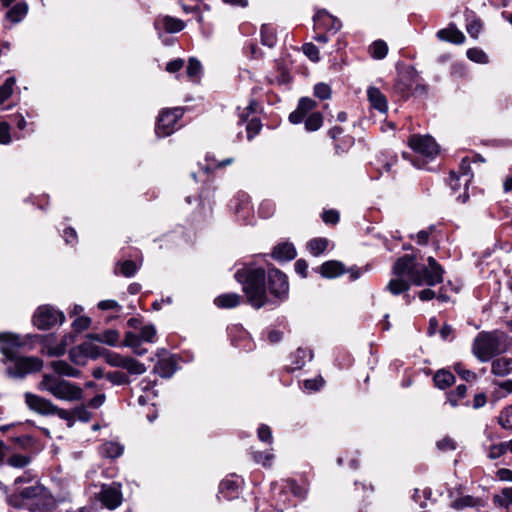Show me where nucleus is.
<instances>
[{"mask_svg":"<svg viewBox=\"0 0 512 512\" xmlns=\"http://www.w3.org/2000/svg\"><path fill=\"white\" fill-rule=\"evenodd\" d=\"M24 345L19 335L0 333V352L2 362L7 365V374L15 378H23L27 374L40 371L43 361L38 357H25L17 354V349Z\"/></svg>","mask_w":512,"mask_h":512,"instance_id":"1","label":"nucleus"},{"mask_svg":"<svg viewBox=\"0 0 512 512\" xmlns=\"http://www.w3.org/2000/svg\"><path fill=\"white\" fill-rule=\"evenodd\" d=\"M236 280L242 285L248 303L259 309L270 303L265 285V270L253 264H246L235 273Z\"/></svg>","mask_w":512,"mask_h":512,"instance_id":"2","label":"nucleus"},{"mask_svg":"<svg viewBox=\"0 0 512 512\" xmlns=\"http://www.w3.org/2000/svg\"><path fill=\"white\" fill-rule=\"evenodd\" d=\"M38 389L66 402L80 401L83 398V389L80 386L55 374H43Z\"/></svg>","mask_w":512,"mask_h":512,"instance_id":"3","label":"nucleus"},{"mask_svg":"<svg viewBox=\"0 0 512 512\" xmlns=\"http://www.w3.org/2000/svg\"><path fill=\"white\" fill-rule=\"evenodd\" d=\"M506 335L500 331H482L473 341L472 352L482 362L506 350Z\"/></svg>","mask_w":512,"mask_h":512,"instance_id":"4","label":"nucleus"},{"mask_svg":"<svg viewBox=\"0 0 512 512\" xmlns=\"http://www.w3.org/2000/svg\"><path fill=\"white\" fill-rule=\"evenodd\" d=\"M428 266L417 265L412 275V283L416 286H435L443 281L444 270L433 257H428Z\"/></svg>","mask_w":512,"mask_h":512,"instance_id":"5","label":"nucleus"},{"mask_svg":"<svg viewBox=\"0 0 512 512\" xmlns=\"http://www.w3.org/2000/svg\"><path fill=\"white\" fill-rule=\"evenodd\" d=\"M65 319L64 314L50 305H42L33 315V323L40 330H47L60 325Z\"/></svg>","mask_w":512,"mask_h":512,"instance_id":"6","label":"nucleus"},{"mask_svg":"<svg viewBox=\"0 0 512 512\" xmlns=\"http://www.w3.org/2000/svg\"><path fill=\"white\" fill-rule=\"evenodd\" d=\"M183 113L184 111L180 107L162 111L157 119L155 128L156 134L159 137L171 135L180 127V125H178V121L182 118Z\"/></svg>","mask_w":512,"mask_h":512,"instance_id":"7","label":"nucleus"},{"mask_svg":"<svg viewBox=\"0 0 512 512\" xmlns=\"http://www.w3.org/2000/svg\"><path fill=\"white\" fill-rule=\"evenodd\" d=\"M409 146L426 159H433L439 153V147L435 140L428 135H413L409 139Z\"/></svg>","mask_w":512,"mask_h":512,"instance_id":"8","label":"nucleus"},{"mask_svg":"<svg viewBox=\"0 0 512 512\" xmlns=\"http://www.w3.org/2000/svg\"><path fill=\"white\" fill-rule=\"evenodd\" d=\"M268 288L270 294L283 301L287 298L289 284L285 274L278 269H271L268 272Z\"/></svg>","mask_w":512,"mask_h":512,"instance_id":"9","label":"nucleus"},{"mask_svg":"<svg viewBox=\"0 0 512 512\" xmlns=\"http://www.w3.org/2000/svg\"><path fill=\"white\" fill-rule=\"evenodd\" d=\"M314 30L336 33L340 30L341 21L329 14L326 10H319L313 17Z\"/></svg>","mask_w":512,"mask_h":512,"instance_id":"10","label":"nucleus"},{"mask_svg":"<svg viewBox=\"0 0 512 512\" xmlns=\"http://www.w3.org/2000/svg\"><path fill=\"white\" fill-rule=\"evenodd\" d=\"M24 397L27 406L38 414L45 416L52 415L53 410H55V404H53L48 399H45L30 392H26Z\"/></svg>","mask_w":512,"mask_h":512,"instance_id":"11","label":"nucleus"},{"mask_svg":"<svg viewBox=\"0 0 512 512\" xmlns=\"http://www.w3.org/2000/svg\"><path fill=\"white\" fill-rule=\"evenodd\" d=\"M416 263L415 257L411 255H405L396 260L393 265V275L397 277L409 276L412 281V275L415 271Z\"/></svg>","mask_w":512,"mask_h":512,"instance_id":"12","label":"nucleus"},{"mask_svg":"<svg viewBox=\"0 0 512 512\" xmlns=\"http://www.w3.org/2000/svg\"><path fill=\"white\" fill-rule=\"evenodd\" d=\"M155 29L159 32L164 31L167 33H177L184 29L185 24L182 20L171 17H159L154 22Z\"/></svg>","mask_w":512,"mask_h":512,"instance_id":"13","label":"nucleus"},{"mask_svg":"<svg viewBox=\"0 0 512 512\" xmlns=\"http://www.w3.org/2000/svg\"><path fill=\"white\" fill-rule=\"evenodd\" d=\"M100 498L102 503L109 509H115L122 501V495L119 488L114 486H103Z\"/></svg>","mask_w":512,"mask_h":512,"instance_id":"14","label":"nucleus"},{"mask_svg":"<svg viewBox=\"0 0 512 512\" xmlns=\"http://www.w3.org/2000/svg\"><path fill=\"white\" fill-rule=\"evenodd\" d=\"M368 101L373 109H376L382 114L388 110V103L385 95L376 87H369L367 89Z\"/></svg>","mask_w":512,"mask_h":512,"instance_id":"15","label":"nucleus"},{"mask_svg":"<svg viewBox=\"0 0 512 512\" xmlns=\"http://www.w3.org/2000/svg\"><path fill=\"white\" fill-rule=\"evenodd\" d=\"M456 173L458 174L459 177L462 178L463 185H464V193L459 194L457 199L461 203H465L468 200V198H469V195L467 193L468 185H469V183L471 182V180L473 178V174L471 172L470 164H469V162L466 159H463L461 161L460 166H459V171L456 172Z\"/></svg>","mask_w":512,"mask_h":512,"instance_id":"16","label":"nucleus"},{"mask_svg":"<svg viewBox=\"0 0 512 512\" xmlns=\"http://www.w3.org/2000/svg\"><path fill=\"white\" fill-rule=\"evenodd\" d=\"M437 37L442 41L454 44H463L465 41V35L453 24H450L447 28L439 30L437 32Z\"/></svg>","mask_w":512,"mask_h":512,"instance_id":"17","label":"nucleus"},{"mask_svg":"<svg viewBox=\"0 0 512 512\" xmlns=\"http://www.w3.org/2000/svg\"><path fill=\"white\" fill-rule=\"evenodd\" d=\"M241 482V479L234 475L227 477L220 483V493L226 499L233 498L234 495L238 493L241 486Z\"/></svg>","mask_w":512,"mask_h":512,"instance_id":"18","label":"nucleus"},{"mask_svg":"<svg viewBox=\"0 0 512 512\" xmlns=\"http://www.w3.org/2000/svg\"><path fill=\"white\" fill-rule=\"evenodd\" d=\"M50 367L53 369L56 376L62 377H72L78 378L81 374V371L72 367L68 362L64 360L52 361L50 363Z\"/></svg>","mask_w":512,"mask_h":512,"instance_id":"19","label":"nucleus"},{"mask_svg":"<svg viewBox=\"0 0 512 512\" xmlns=\"http://www.w3.org/2000/svg\"><path fill=\"white\" fill-rule=\"evenodd\" d=\"M53 337L46 336L43 341L42 353L50 357L64 355L66 352V343L64 340L59 343L53 344Z\"/></svg>","mask_w":512,"mask_h":512,"instance_id":"20","label":"nucleus"},{"mask_svg":"<svg viewBox=\"0 0 512 512\" xmlns=\"http://www.w3.org/2000/svg\"><path fill=\"white\" fill-rule=\"evenodd\" d=\"M231 208L234 209L236 214H242L243 218L248 217L252 210L249 196L245 193H239L233 199Z\"/></svg>","mask_w":512,"mask_h":512,"instance_id":"21","label":"nucleus"},{"mask_svg":"<svg viewBox=\"0 0 512 512\" xmlns=\"http://www.w3.org/2000/svg\"><path fill=\"white\" fill-rule=\"evenodd\" d=\"M28 4L24 1L13 5L5 15V18L13 24L21 22L28 13Z\"/></svg>","mask_w":512,"mask_h":512,"instance_id":"22","label":"nucleus"},{"mask_svg":"<svg viewBox=\"0 0 512 512\" xmlns=\"http://www.w3.org/2000/svg\"><path fill=\"white\" fill-rule=\"evenodd\" d=\"M320 273L325 278H335L345 273V267L340 261L330 260L320 266Z\"/></svg>","mask_w":512,"mask_h":512,"instance_id":"23","label":"nucleus"},{"mask_svg":"<svg viewBox=\"0 0 512 512\" xmlns=\"http://www.w3.org/2000/svg\"><path fill=\"white\" fill-rule=\"evenodd\" d=\"M296 250L291 243H280L275 246L272 257L279 261H289L295 258Z\"/></svg>","mask_w":512,"mask_h":512,"instance_id":"24","label":"nucleus"},{"mask_svg":"<svg viewBox=\"0 0 512 512\" xmlns=\"http://www.w3.org/2000/svg\"><path fill=\"white\" fill-rule=\"evenodd\" d=\"M241 302V296L236 293H226L215 298L214 304L219 308H234Z\"/></svg>","mask_w":512,"mask_h":512,"instance_id":"25","label":"nucleus"},{"mask_svg":"<svg viewBox=\"0 0 512 512\" xmlns=\"http://www.w3.org/2000/svg\"><path fill=\"white\" fill-rule=\"evenodd\" d=\"M89 337L97 342L105 343L110 346H115L120 339V334L116 330L109 329L104 331L103 333L92 334Z\"/></svg>","mask_w":512,"mask_h":512,"instance_id":"26","label":"nucleus"},{"mask_svg":"<svg viewBox=\"0 0 512 512\" xmlns=\"http://www.w3.org/2000/svg\"><path fill=\"white\" fill-rule=\"evenodd\" d=\"M413 73L407 72L400 75L395 88L403 95H408L413 89Z\"/></svg>","mask_w":512,"mask_h":512,"instance_id":"27","label":"nucleus"},{"mask_svg":"<svg viewBox=\"0 0 512 512\" xmlns=\"http://www.w3.org/2000/svg\"><path fill=\"white\" fill-rule=\"evenodd\" d=\"M261 34V43L264 46L272 48L276 45L277 35L273 26L268 24H263L260 30Z\"/></svg>","mask_w":512,"mask_h":512,"instance_id":"28","label":"nucleus"},{"mask_svg":"<svg viewBox=\"0 0 512 512\" xmlns=\"http://www.w3.org/2000/svg\"><path fill=\"white\" fill-rule=\"evenodd\" d=\"M492 373L496 376H506L512 371V362L506 358H498L492 362Z\"/></svg>","mask_w":512,"mask_h":512,"instance_id":"29","label":"nucleus"},{"mask_svg":"<svg viewBox=\"0 0 512 512\" xmlns=\"http://www.w3.org/2000/svg\"><path fill=\"white\" fill-rule=\"evenodd\" d=\"M433 380L438 388L445 389L454 383L455 377L449 370L443 369L436 372Z\"/></svg>","mask_w":512,"mask_h":512,"instance_id":"30","label":"nucleus"},{"mask_svg":"<svg viewBox=\"0 0 512 512\" xmlns=\"http://www.w3.org/2000/svg\"><path fill=\"white\" fill-rule=\"evenodd\" d=\"M186 75L192 82H198L200 80L202 75V65L199 60L194 57H191L188 60Z\"/></svg>","mask_w":512,"mask_h":512,"instance_id":"31","label":"nucleus"},{"mask_svg":"<svg viewBox=\"0 0 512 512\" xmlns=\"http://www.w3.org/2000/svg\"><path fill=\"white\" fill-rule=\"evenodd\" d=\"M293 361V370L301 369L307 361H311L313 358V354L310 350L299 348L292 356Z\"/></svg>","mask_w":512,"mask_h":512,"instance_id":"32","label":"nucleus"},{"mask_svg":"<svg viewBox=\"0 0 512 512\" xmlns=\"http://www.w3.org/2000/svg\"><path fill=\"white\" fill-rule=\"evenodd\" d=\"M409 288V282L404 280L403 277L395 276V278L391 279L387 284V290L393 295H399L406 292Z\"/></svg>","mask_w":512,"mask_h":512,"instance_id":"33","label":"nucleus"},{"mask_svg":"<svg viewBox=\"0 0 512 512\" xmlns=\"http://www.w3.org/2000/svg\"><path fill=\"white\" fill-rule=\"evenodd\" d=\"M141 340L138 334L127 332L124 337V345L133 349V352L139 356L146 353V349L140 347Z\"/></svg>","mask_w":512,"mask_h":512,"instance_id":"34","label":"nucleus"},{"mask_svg":"<svg viewBox=\"0 0 512 512\" xmlns=\"http://www.w3.org/2000/svg\"><path fill=\"white\" fill-rule=\"evenodd\" d=\"M123 453V447L116 442H106L100 447V454L107 458H117Z\"/></svg>","mask_w":512,"mask_h":512,"instance_id":"35","label":"nucleus"},{"mask_svg":"<svg viewBox=\"0 0 512 512\" xmlns=\"http://www.w3.org/2000/svg\"><path fill=\"white\" fill-rule=\"evenodd\" d=\"M387 53L388 46L383 40H376L369 46V54L373 59L381 60Z\"/></svg>","mask_w":512,"mask_h":512,"instance_id":"36","label":"nucleus"},{"mask_svg":"<svg viewBox=\"0 0 512 512\" xmlns=\"http://www.w3.org/2000/svg\"><path fill=\"white\" fill-rule=\"evenodd\" d=\"M121 368L127 370L130 374L135 375H140L146 372V367L143 363L128 356H126Z\"/></svg>","mask_w":512,"mask_h":512,"instance_id":"37","label":"nucleus"},{"mask_svg":"<svg viewBox=\"0 0 512 512\" xmlns=\"http://www.w3.org/2000/svg\"><path fill=\"white\" fill-rule=\"evenodd\" d=\"M481 504V500L470 495L461 496L455 499L451 507L454 509H463L466 507H476Z\"/></svg>","mask_w":512,"mask_h":512,"instance_id":"38","label":"nucleus"},{"mask_svg":"<svg viewBox=\"0 0 512 512\" xmlns=\"http://www.w3.org/2000/svg\"><path fill=\"white\" fill-rule=\"evenodd\" d=\"M328 247L326 238H314L307 243V248L313 256L321 255Z\"/></svg>","mask_w":512,"mask_h":512,"instance_id":"39","label":"nucleus"},{"mask_svg":"<svg viewBox=\"0 0 512 512\" xmlns=\"http://www.w3.org/2000/svg\"><path fill=\"white\" fill-rule=\"evenodd\" d=\"M323 123V117L320 112H313L305 119V129L307 131L318 130Z\"/></svg>","mask_w":512,"mask_h":512,"instance_id":"40","label":"nucleus"},{"mask_svg":"<svg viewBox=\"0 0 512 512\" xmlns=\"http://www.w3.org/2000/svg\"><path fill=\"white\" fill-rule=\"evenodd\" d=\"M251 455L256 463L264 467H270L274 459V455L271 451H252Z\"/></svg>","mask_w":512,"mask_h":512,"instance_id":"41","label":"nucleus"},{"mask_svg":"<svg viewBox=\"0 0 512 512\" xmlns=\"http://www.w3.org/2000/svg\"><path fill=\"white\" fill-rule=\"evenodd\" d=\"M466 55L469 60L475 63L486 64L489 61L487 54L480 48H470L467 50Z\"/></svg>","mask_w":512,"mask_h":512,"instance_id":"42","label":"nucleus"},{"mask_svg":"<svg viewBox=\"0 0 512 512\" xmlns=\"http://www.w3.org/2000/svg\"><path fill=\"white\" fill-rule=\"evenodd\" d=\"M78 346H79L80 350L82 351V353L84 354V356L86 357V359H88V358L95 359L98 356H100V354H101L100 347L93 344L92 342L87 341Z\"/></svg>","mask_w":512,"mask_h":512,"instance_id":"43","label":"nucleus"},{"mask_svg":"<svg viewBox=\"0 0 512 512\" xmlns=\"http://www.w3.org/2000/svg\"><path fill=\"white\" fill-rule=\"evenodd\" d=\"M15 82L14 77H9L5 80L4 84L0 86V105L12 95Z\"/></svg>","mask_w":512,"mask_h":512,"instance_id":"44","label":"nucleus"},{"mask_svg":"<svg viewBox=\"0 0 512 512\" xmlns=\"http://www.w3.org/2000/svg\"><path fill=\"white\" fill-rule=\"evenodd\" d=\"M466 30L472 38H477L482 30V23L480 19L475 16L467 18Z\"/></svg>","mask_w":512,"mask_h":512,"instance_id":"45","label":"nucleus"},{"mask_svg":"<svg viewBox=\"0 0 512 512\" xmlns=\"http://www.w3.org/2000/svg\"><path fill=\"white\" fill-rule=\"evenodd\" d=\"M494 502L504 507L512 505V487L502 489L500 494L494 496Z\"/></svg>","mask_w":512,"mask_h":512,"instance_id":"46","label":"nucleus"},{"mask_svg":"<svg viewBox=\"0 0 512 512\" xmlns=\"http://www.w3.org/2000/svg\"><path fill=\"white\" fill-rule=\"evenodd\" d=\"M138 268V265L132 260H125L119 264L120 273L125 277H132Z\"/></svg>","mask_w":512,"mask_h":512,"instance_id":"47","label":"nucleus"},{"mask_svg":"<svg viewBox=\"0 0 512 512\" xmlns=\"http://www.w3.org/2000/svg\"><path fill=\"white\" fill-rule=\"evenodd\" d=\"M155 336H156V328L152 324L145 325L140 330L139 337H140L141 342L152 343V342H154Z\"/></svg>","mask_w":512,"mask_h":512,"instance_id":"48","label":"nucleus"},{"mask_svg":"<svg viewBox=\"0 0 512 512\" xmlns=\"http://www.w3.org/2000/svg\"><path fill=\"white\" fill-rule=\"evenodd\" d=\"M498 421L503 428L512 430V405L500 413Z\"/></svg>","mask_w":512,"mask_h":512,"instance_id":"49","label":"nucleus"},{"mask_svg":"<svg viewBox=\"0 0 512 512\" xmlns=\"http://www.w3.org/2000/svg\"><path fill=\"white\" fill-rule=\"evenodd\" d=\"M106 378L116 385H123L129 382L127 375L120 371H112L106 374Z\"/></svg>","mask_w":512,"mask_h":512,"instance_id":"50","label":"nucleus"},{"mask_svg":"<svg viewBox=\"0 0 512 512\" xmlns=\"http://www.w3.org/2000/svg\"><path fill=\"white\" fill-rule=\"evenodd\" d=\"M44 494L45 489L39 485L27 487L21 492V495L27 499L42 497Z\"/></svg>","mask_w":512,"mask_h":512,"instance_id":"51","label":"nucleus"},{"mask_svg":"<svg viewBox=\"0 0 512 512\" xmlns=\"http://www.w3.org/2000/svg\"><path fill=\"white\" fill-rule=\"evenodd\" d=\"M303 53L313 62L320 60L319 50L313 43H305L302 47Z\"/></svg>","mask_w":512,"mask_h":512,"instance_id":"52","label":"nucleus"},{"mask_svg":"<svg viewBox=\"0 0 512 512\" xmlns=\"http://www.w3.org/2000/svg\"><path fill=\"white\" fill-rule=\"evenodd\" d=\"M258 439L264 443L271 444L273 441L272 432L269 426L262 424L257 430Z\"/></svg>","mask_w":512,"mask_h":512,"instance_id":"53","label":"nucleus"},{"mask_svg":"<svg viewBox=\"0 0 512 512\" xmlns=\"http://www.w3.org/2000/svg\"><path fill=\"white\" fill-rule=\"evenodd\" d=\"M70 360L76 365H85L87 359L80 350L79 346L73 347L69 351Z\"/></svg>","mask_w":512,"mask_h":512,"instance_id":"54","label":"nucleus"},{"mask_svg":"<svg viewBox=\"0 0 512 512\" xmlns=\"http://www.w3.org/2000/svg\"><path fill=\"white\" fill-rule=\"evenodd\" d=\"M30 462L29 458L22 454H14L8 459V464L12 467L22 468L28 465Z\"/></svg>","mask_w":512,"mask_h":512,"instance_id":"55","label":"nucleus"},{"mask_svg":"<svg viewBox=\"0 0 512 512\" xmlns=\"http://www.w3.org/2000/svg\"><path fill=\"white\" fill-rule=\"evenodd\" d=\"M324 385V379L321 376L313 379H306L303 382V387L309 391H317Z\"/></svg>","mask_w":512,"mask_h":512,"instance_id":"56","label":"nucleus"},{"mask_svg":"<svg viewBox=\"0 0 512 512\" xmlns=\"http://www.w3.org/2000/svg\"><path fill=\"white\" fill-rule=\"evenodd\" d=\"M314 95L319 99H328L331 95V89L327 84L318 83L314 87Z\"/></svg>","mask_w":512,"mask_h":512,"instance_id":"57","label":"nucleus"},{"mask_svg":"<svg viewBox=\"0 0 512 512\" xmlns=\"http://www.w3.org/2000/svg\"><path fill=\"white\" fill-rule=\"evenodd\" d=\"M274 210H275V205L272 201L270 200H264L261 202L260 206H259V214L263 217V218H268L270 217L273 213H274Z\"/></svg>","mask_w":512,"mask_h":512,"instance_id":"58","label":"nucleus"},{"mask_svg":"<svg viewBox=\"0 0 512 512\" xmlns=\"http://www.w3.org/2000/svg\"><path fill=\"white\" fill-rule=\"evenodd\" d=\"M261 129V123L258 119L253 118L251 119L246 126L247 130V138L251 140L256 134L259 133Z\"/></svg>","mask_w":512,"mask_h":512,"instance_id":"59","label":"nucleus"},{"mask_svg":"<svg viewBox=\"0 0 512 512\" xmlns=\"http://www.w3.org/2000/svg\"><path fill=\"white\" fill-rule=\"evenodd\" d=\"M106 362L113 367H122V363L124 362L126 356H122L115 352H109L106 354Z\"/></svg>","mask_w":512,"mask_h":512,"instance_id":"60","label":"nucleus"},{"mask_svg":"<svg viewBox=\"0 0 512 512\" xmlns=\"http://www.w3.org/2000/svg\"><path fill=\"white\" fill-rule=\"evenodd\" d=\"M11 142L10 126L6 122H0V144L7 145Z\"/></svg>","mask_w":512,"mask_h":512,"instance_id":"61","label":"nucleus"},{"mask_svg":"<svg viewBox=\"0 0 512 512\" xmlns=\"http://www.w3.org/2000/svg\"><path fill=\"white\" fill-rule=\"evenodd\" d=\"M91 324V319L89 317L80 316L76 318L73 323V329L77 332H81L85 329H87Z\"/></svg>","mask_w":512,"mask_h":512,"instance_id":"62","label":"nucleus"},{"mask_svg":"<svg viewBox=\"0 0 512 512\" xmlns=\"http://www.w3.org/2000/svg\"><path fill=\"white\" fill-rule=\"evenodd\" d=\"M316 107V102L311 98H301L298 104V109L305 115Z\"/></svg>","mask_w":512,"mask_h":512,"instance_id":"63","label":"nucleus"},{"mask_svg":"<svg viewBox=\"0 0 512 512\" xmlns=\"http://www.w3.org/2000/svg\"><path fill=\"white\" fill-rule=\"evenodd\" d=\"M449 186L455 193L460 191L462 188L464 189L463 180L456 172H451L449 177Z\"/></svg>","mask_w":512,"mask_h":512,"instance_id":"64","label":"nucleus"}]
</instances>
